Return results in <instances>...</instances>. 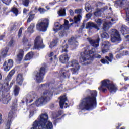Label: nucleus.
Returning a JSON list of instances; mask_svg holds the SVG:
<instances>
[{"label": "nucleus", "mask_w": 129, "mask_h": 129, "mask_svg": "<svg viewBox=\"0 0 129 129\" xmlns=\"http://www.w3.org/2000/svg\"><path fill=\"white\" fill-rule=\"evenodd\" d=\"M38 10L39 12H40V14H44V13L46 12V10L42 8H39Z\"/></svg>", "instance_id": "nucleus-47"}, {"label": "nucleus", "mask_w": 129, "mask_h": 129, "mask_svg": "<svg viewBox=\"0 0 129 129\" xmlns=\"http://www.w3.org/2000/svg\"><path fill=\"white\" fill-rule=\"evenodd\" d=\"M2 114H0V125L2 124V123H3V122H4V120L3 119H2Z\"/></svg>", "instance_id": "nucleus-57"}, {"label": "nucleus", "mask_w": 129, "mask_h": 129, "mask_svg": "<svg viewBox=\"0 0 129 129\" xmlns=\"http://www.w3.org/2000/svg\"><path fill=\"white\" fill-rule=\"evenodd\" d=\"M110 47V43L108 41H104L101 44V48L102 49V52L103 54L107 53L109 51V48Z\"/></svg>", "instance_id": "nucleus-17"}, {"label": "nucleus", "mask_w": 129, "mask_h": 129, "mask_svg": "<svg viewBox=\"0 0 129 129\" xmlns=\"http://www.w3.org/2000/svg\"><path fill=\"white\" fill-rule=\"evenodd\" d=\"M23 44L25 46H28V47L31 46V44H29V41L28 40V39L26 37H24L23 40Z\"/></svg>", "instance_id": "nucleus-35"}, {"label": "nucleus", "mask_w": 129, "mask_h": 129, "mask_svg": "<svg viewBox=\"0 0 129 129\" xmlns=\"http://www.w3.org/2000/svg\"><path fill=\"white\" fill-rule=\"evenodd\" d=\"M59 61L61 63L64 64L65 63V55H60L59 57Z\"/></svg>", "instance_id": "nucleus-38"}, {"label": "nucleus", "mask_w": 129, "mask_h": 129, "mask_svg": "<svg viewBox=\"0 0 129 129\" xmlns=\"http://www.w3.org/2000/svg\"><path fill=\"white\" fill-rule=\"evenodd\" d=\"M5 38V35H2L0 36V41H2V40H3V39H4Z\"/></svg>", "instance_id": "nucleus-61"}, {"label": "nucleus", "mask_w": 129, "mask_h": 129, "mask_svg": "<svg viewBox=\"0 0 129 129\" xmlns=\"http://www.w3.org/2000/svg\"><path fill=\"white\" fill-rule=\"evenodd\" d=\"M120 32L122 35L129 34V28L126 25H122L121 27Z\"/></svg>", "instance_id": "nucleus-24"}, {"label": "nucleus", "mask_w": 129, "mask_h": 129, "mask_svg": "<svg viewBox=\"0 0 129 129\" xmlns=\"http://www.w3.org/2000/svg\"><path fill=\"white\" fill-rule=\"evenodd\" d=\"M85 9L87 12H88V11H90V10H91L90 6H89V3H87L86 4Z\"/></svg>", "instance_id": "nucleus-42"}, {"label": "nucleus", "mask_w": 129, "mask_h": 129, "mask_svg": "<svg viewBox=\"0 0 129 129\" xmlns=\"http://www.w3.org/2000/svg\"><path fill=\"white\" fill-rule=\"evenodd\" d=\"M57 14L59 17H64L65 16V8H61L57 12Z\"/></svg>", "instance_id": "nucleus-30"}, {"label": "nucleus", "mask_w": 129, "mask_h": 129, "mask_svg": "<svg viewBox=\"0 0 129 129\" xmlns=\"http://www.w3.org/2000/svg\"><path fill=\"white\" fill-rule=\"evenodd\" d=\"M107 9H108V7L106 6L101 9H97L96 12H94V16H96V17H100V16H101V12H104V11L107 10Z\"/></svg>", "instance_id": "nucleus-21"}, {"label": "nucleus", "mask_w": 129, "mask_h": 129, "mask_svg": "<svg viewBox=\"0 0 129 129\" xmlns=\"http://www.w3.org/2000/svg\"><path fill=\"white\" fill-rule=\"evenodd\" d=\"M65 59L69 60V55H68V54H65Z\"/></svg>", "instance_id": "nucleus-59"}, {"label": "nucleus", "mask_w": 129, "mask_h": 129, "mask_svg": "<svg viewBox=\"0 0 129 129\" xmlns=\"http://www.w3.org/2000/svg\"><path fill=\"white\" fill-rule=\"evenodd\" d=\"M17 83L19 85H22L23 84V75L19 74L17 77Z\"/></svg>", "instance_id": "nucleus-27"}, {"label": "nucleus", "mask_w": 129, "mask_h": 129, "mask_svg": "<svg viewBox=\"0 0 129 129\" xmlns=\"http://www.w3.org/2000/svg\"><path fill=\"white\" fill-rule=\"evenodd\" d=\"M46 74V69L45 67H41L38 72L35 73L34 79L38 83H41L44 79V76Z\"/></svg>", "instance_id": "nucleus-9"}, {"label": "nucleus", "mask_w": 129, "mask_h": 129, "mask_svg": "<svg viewBox=\"0 0 129 129\" xmlns=\"http://www.w3.org/2000/svg\"><path fill=\"white\" fill-rule=\"evenodd\" d=\"M20 90V88L18 86H15L14 89V94L15 96H17L19 94V91Z\"/></svg>", "instance_id": "nucleus-32"}, {"label": "nucleus", "mask_w": 129, "mask_h": 129, "mask_svg": "<svg viewBox=\"0 0 129 129\" xmlns=\"http://www.w3.org/2000/svg\"><path fill=\"white\" fill-rule=\"evenodd\" d=\"M88 93H89V95L81 100L79 105L78 109L81 111L92 110L96 107L97 91L89 90Z\"/></svg>", "instance_id": "nucleus-1"}, {"label": "nucleus", "mask_w": 129, "mask_h": 129, "mask_svg": "<svg viewBox=\"0 0 129 129\" xmlns=\"http://www.w3.org/2000/svg\"><path fill=\"white\" fill-rule=\"evenodd\" d=\"M23 3L25 7H28V6H29V3H30V2L29 1V0H23Z\"/></svg>", "instance_id": "nucleus-44"}, {"label": "nucleus", "mask_w": 129, "mask_h": 129, "mask_svg": "<svg viewBox=\"0 0 129 129\" xmlns=\"http://www.w3.org/2000/svg\"><path fill=\"white\" fill-rule=\"evenodd\" d=\"M97 7H102L104 6V3H102L101 2H99L97 4Z\"/></svg>", "instance_id": "nucleus-52"}, {"label": "nucleus", "mask_w": 129, "mask_h": 129, "mask_svg": "<svg viewBox=\"0 0 129 129\" xmlns=\"http://www.w3.org/2000/svg\"><path fill=\"white\" fill-rule=\"evenodd\" d=\"M34 16L35 14H30L29 17L27 20V23H30V22H31V21H32L33 19H34Z\"/></svg>", "instance_id": "nucleus-41"}, {"label": "nucleus", "mask_w": 129, "mask_h": 129, "mask_svg": "<svg viewBox=\"0 0 129 129\" xmlns=\"http://www.w3.org/2000/svg\"><path fill=\"white\" fill-rule=\"evenodd\" d=\"M40 48H45V45L43 43V39L40 36H37L34 41V49H40Z\"/></svg>", "instance_id": "nucleus-14"}, {"label": "nucleus", "mask_w": 129, "mask_h": 129, "mask_svg": "<svg viewBox=\"0 0 129 129\" xmlns=\"http://www.w3.org/2000/svg\"><path fill=\"white\" fill-rule=\"evenodd\" d=\"M4 4H5V5H9L10 3H11V0H1Z\"/></svg>", "instance_id": "nucleus-49"}, {"label": "nucleus", "mask_w": 129, "mask_h": 129, "mask_svg": "<svg viewBox=\"0 0 129 129\" xmlns=\"http://www.w3.org/2000/svg\"><path fill=\"white\" fill-rule=\"evenodd\" d=\"M85 27V24H83L82 26H81V29H80V30H82V29H84V27Z\"/></svg>", "instance_id": "nucleus-62"}, {"label": "nucleus", "mask_w": 129, "mask_h": 129, "mask_svg": "<svg viewBox=\"0 0 129 129\" xmlns=\"http://www.w3.org/2000/svg\"><path fill=\"white\" fill-rule=\"evenodd\" d=\"M49 27V19H44L41 20V22H39L36 25V28L38 31L41 32H46L47 29Z\"/></svg>", "instance_id": "nucleus-10"}, {"label": "nucleus", "mask_w": 129, "mask_h": 129, "mask_svg": "<svg viewBox=\"0 0 129 129\" xmlns=\"http://www.w3.org/2000/svg\"><path fill=\"white\" fill-rule=\"evenodd\" d=\"M24 57V51L23 50H19V52L17 55V59L18 61H22L23 57Z\"/></svg>", "instance_id": "nucleus-28"}, {"label": "nucleus", "mask_w": 129, "mask_h": 129, "mask_svg": "<svg viewBox=\"0 0 129 129\" xmlns=\"http://www.w3.org/2000/svg\"><path fill=\"white\" fill-rule=\"evenodd\" d=\"M121 54V56H126V55H128V52L127 50L123 51Z\"/></svg>", "instance_id": "nucleus-48"}, {"label": "nucleus", "mask_w": 129, "mask_h": 129, "mask_svg": "<svg viewBox=\"0 0 129 129\" xmlns=\"http://www.w3.org/2000/svg\"><path fill=\"white\" fill-rule=\"evenodd\" d=\"M37 95L35 94V92H32L30 93L28 95H27L26 98H23V102H25L26 101V103H31V102H33V98H36Z\"/></svg>", "instance_id": "nucleus-16"}, {"label": "nucleus", "mask_w": 129, "mask_h": 129, "mask_svg": "<svg viewBox=\"0 0 129 129\" xmlns=\"http://www.w3.org/2000/svg\"><path fill=\"white\" fill-rule=\"evenodd\" d=\"M34 28H35V24L34 23H31L30 26L28 28V32L31 34L34 33V30H33Z\"/></svg>", "instance_id": "nucleus-31"}, {"label": "nucleus", "mask_w": 129, "mask_h": 129, "mask_svg": "<svg viewBox=\"0 0 129 129\" xmlns=\"http://www.w3.org/2000/svg\"><path fill=\"white\" fill-rule=\"evenodd\" d=\"M22 32H23V28L21 27L18 31L19 38H20V37H21V36H22Z\"/></svg>", "instance_id": "nucleus-50"}, {"label": "nucleus", "mask_w": 129, "mask_h": 129, "mask_svg": "<svg viewBox=\"0 0 129 129\" xmlns=\"http://www.w3.org/2000/svg\"><path fill=\"white\" fill-rule=\"evenodd\" d=\"M89 46H87L84 52H81L80 59V62L82 65H88L91 63L93 58L100 59L101 55L98 54H95V48H92L89 50Z\"/></svg>", "instance_id": "nucleus-2"}, {"label": "nucleus", "mask_w": 129, "mask_h": 129, "mask_svg": "<svg viewBox=\"0 0 129 129\" xmlns=\"http://www.w3.org/2000/svg\"><path fill=\"white\" fill-rule=\"evenodd\" d=\"M115 21H117V19H116V17L114 15L112 14L107 16L105 23L103 24V30H104V31H107V30L110 28H111L112 25H113V23L112 22H114Z\"/></svg>", "instance_id": "nucleus-8"}, {"label": "nucleus", "mask_w": 129, "mask_h": 129, "mask_svg": "<svg viewBox=\"0 0 129 129\" xmlns=\"http://www.w3.org/2000/svg\"><path fill=\"white\" fill-rule=\"evenodd\" d=\"M121 56H122V55H121V53H120V54H118L116 55V59H120V58H121Z\"/></svg>", "instance_id": "nucleus-56"}, {"label": "nucleus", "mask_w": 129, "mask_h": 129, "mask_svg": "<svg viewBox=\"0 0 129 129\" xmlns=\"http://www.w3.org/2000/svg\"><path fill=\"white\" fill-rule=\"evenodd\" d=\"M8 85H9V83H7L6 86H5L4 85H1V86H0V88L1 89V91H2V90H3V89H4L5 90H6V88H9L8 87Z\"/></svg>", "instance_id": "nucleus-45"}, {"label": "nucleus", "mask_w": 129, "mask_h": 129, "mask_svg": "<svg viewBox=\"0 0 129 129\" xmlns=\"http://www.w3.org/2000/svg\"><path fill=\"white\" fill-rule=\"evenodd\" d=\"M75 13L77 14V16L74 17V21L76 24H77L78 22L81 21L82 18V9H77L75 10Z\"/></svg>", "instance_id": "nucleus-15"}, {"label": "nucleus", "mask_w": 129, "mask_h": 129, "mask_svg": "<svg viewBox=\"0 0 129 129\" xmlns=\"http://www.w3.org/2000/svg\"><path fill=\"white\" fill-rule=\"evenodd\" d=\"M12 12H13V14H15V16H18V14H19V10L15 7L12 9Z\"/></svg>", "instance_id": "nucleus-39"}, {"label": "nucleus", "mask_w": 129, "mask_h": 129, "mask_svg": "<svg viewBox=\"0 0 129 129\" xmlns=\"http://www.w3.org/2000/svg\"><path fill=\"white\" fill-rule=\"evenodd\" d=\"M17 99H15L14 101V102H13L12 106L11 109L9 113L8 114V121L7 123L6 124V128L7 129H10V125H11V123H12V120L13 119V117H14V114H15V110H17Z\"/></svg>", "instance_id": "nucleus-7"}, {"label": "nucleus", "mask_w": 129, "mask_h": 129, "mask_svg": "<svg viewBox=\"0 0 129 129\" xmlns=\"http://www.w3.org/2000/svg\"><path fill=\"white\" fill-rule=\"evenodd\" d=\"M14 61L12 59H9L7 61H5L3 64L4 71L8 72L13 67Z\"/></svg>", "instance_id": "nucleus-18"}, {"label": "nucleus", "mask_w": 129, "mask_h": 129, "mask_svg": "<svg viewBox=\"0 0 129 129\" xmlns=\"http://www.w3.org/2000/svg\"><path fill=\"white\" fill-rule=\"evenodd\" d=\"M14 74H15V70H12V71H11V72L9 73V75L7 76V78L5 79V82H6V84L7 83H9L8 82H9V81H11V78L12 76L14 75Z\"/></svg>", "instance_id": "nucleus-26"}, {"label": "nucleus", "mask_w": 129, "mask_h": 129, "mask_svg": "<svg viewBox=\"0 0 129 129\" xmlns=\"http://www.w3.org/2000/svg\"><path fill=\"white\" fill-rule=\"evenodd\" d=\"M95 22L97 23V25H98V27L101 26L102 24V21H101V19H98L95 20Z\"/></svg>", "instance_id": "nucleus-43"}, {"label": "nucleus", "mask_w": 129, "mask_h": 129, "mask_svg": "<svg viewBox=\"0 0 129 129\" xmlns=\"http://www.w3.org/2000/svg\"><path fill=\"white\" fill-rule=\"evenodd\" d=\"M89 42L90 44L94 48H97V47L99 46V41H100V39L99 38H97V40H94L91 38L88 39Z\"/></svg>", "instance_id": "nucleus-20"}, {"label": "nucleus", "mask_w": 129, "mask_h": 129, "mask_svg": "<svg viewBox=\"0 0 129 129\" xmlns=\"http://www.w3.org/2000/svg\"><path fill=\"white\" fill-rule=\"evenodd\" d=\"M33 115H34V111H32L30 112L29 117H31V116H33Z\"/></svg>", "instance_id": "nucleus-60"}, {"label": "nucleus", "mask_w": 129, "mask_h": 129, "mask_svg": "<svg viewBox=\"0 0 129 129\" xmlns=\"http://www.w3.org/2000/svg\"><path fill=\"white\" fill-rule=\"evenodd\" d=\"M105 58L106 59H101V62L102 64H107V65H108L109 64V62L111 63L112 62V60H113V54L109 53V57L106 56Z\"/></svg>", "instance_id": "nucleus-19"}, {"label": "nucleus", "mask_w": 129, "mask_h": 129, "mask_svg": "<svg viewBox=\"0 0 129 129\" xmlns=\"http://www.w3.org/2000/svg\"><path fill=\"white\" fill-rule=\"evenodd\" d=\"M59 105L61 109H63L64 105H65V95L61 96L59 98Z\"/></svg>", "instance_id": "nucleus-25"}, {"label": "nucleus", "mask_w": 129, "mask_h": 129, "mask_svg": "<svg viewBox=\"0 0 129 129\" xmlns=\"http://www.w3.org/2000/svg\"><path fill=\"white\" fill-rule=\"evenodd\" d=\"M69 13H70V16H74V12H73V10H72V9H70L69 10Z\"/></svg>", "instance_id": "nucleus-55"}, {"label": "nucleus", "mask_w": 129, "mask_h": 129, "mask_svg": "<svg viewBox=\"0 0 129 129\" xmlns=\"http://www.w3.org/2000/svg\"><path fill=\"white\" fill-rule=\"evenodd\" d=\"M101 38H102V39H109V35L106 32H103V33H102V34L101 35Z\"/></svg>", "instance_id": "nucleus-37"}, {"label": "nucleus", "mask_w": 129, "mask_h": 129, "mask_svg": "<svg viewBox=\"0 0 129 129\" xmlns=\"http://www.w3.org/2000/svg\"><path fill=\"white\" fill-rule=\"evenodd\" d=\"M114 6L116 8H126L125 9L126 19L129 23V0H116L115 1Z\"/></svg>", "instance_id": "nucleus-5"}, {"label": "nucleus", "mask_w": 129, "mask_h": 129, "mask_svg": "<svg viewBox=\"0 0 129 129\" xmlns=\"http://www.w3.org/2000/svg\"><path fill=\"white\" fill-rule=\"evenodd\" d=\"M53 31L55 33L58 32V31H60L59 32V36L64 37L65 36V24L61 25L58 22L55 23L54 26L53 27Z\"/></svg>", "instance_id": "nucleus-11"}, {"label": "nucleus", "mask_w": 129, "mask_h": 129, "mask_svg": "<svg viewBox=\"0 0 129 129\" xmlns=\"http://www.w3.org/2000/svg\"><path fill=\"white\" fill-rule=\"evenodd\" d=\"M65 106L66 108H67V107H69V106H70V102H69V101L68 100V99H67V97H65Z\"/></svg>", "instance_id": "nucleus-40"}, {"label": "nucleus", "mask_w": 129, "mask_h": 129, "mask_svg": "<svg viewBox=\"0 0 129 129\" xmlns=\"http://www.w3.org/2000/svg\"><path fill=\"white\" fill-rule=\"evenodd\" d=\"M128 87H129V85H126V86L124 87V88H123L122 89V90L123 91H126V90H127V88H128Z\"/></svg>", "instance_id": "nucleus-54"}, {"label": "nucleus", "mask_w": 129, "mask_h": 129, "mask_svg": "<svg viewBox=\"0 0 129 129\" xmlns=\"http://www.w3.org/2000/svg\"><path fill=\"white\" fill-rule=\"evenodd\" d=\"M57 89L51 88V90H46L44 92L43 96L36 100L35 104L37 106L40 104H44L51 100V97L53 96V92L56 91Z\"/></svg>", "instance_id": "nucleus-3"}, {"label": "nucleus", "mask_w": 129, "mask_h": 129, "mask_svg": "<svg viewBox=\"0 0 129 129\" xmlns=\"http://www.w3.org/2000/svg\"><path fill=\"white\" fill-rule=\"evenodd\" d=\"M33 56H34V53L30 52L26 55L25 60L26 61H29V60H31L33 58Z\"/></svg>", "instance_id": "nucleus-29"}, {"label": "nucleus", "mask_w": 129, "mask_h": 129, "mask_svg": "<svg viewBox=\"0 0 129 129\" xmlns=\"http://www.w3.org/2000/svg\"><path fill=\"white\" fill-rule=\"evenodd\" d=\"M8 51L9 48L8 47H6L5 48L3 49L1 52L2 56H3V57H6V56H7V53H8Z\"/></svg>", "instance_id": "nucleus-33"}, {"label": "nucleus", "mask_w": 129, "mask_h": 129, "mask_svg": "<svg viewBox=\"0 0 129 129\" xmlns=\"http://www.w3.org/2000/svg\"><path fill=\"white\" fill-rule=\"evenodd\" d=\"M13 45H14V40H10V41L8 43V46H9V47H12V46H13Z\"/></svg>", "instance_id": "nucleus-51"}, {"label": "nucleus", "mask_w": 129, "mask_h": 129, "mask_svg": "<svg viewBox=\"0 0 129 129\" xmlns=\"http://www.w3.org/2000/svg\"><path fill=\"white\" fill-rule=\"evenodd\" d=\"M68 24H69V21L65 20V30H68V29L73 25L74 23H72L69 25H68Z\"/></svg>", "instance_id": "nucleus-34"}, {"label": "nucleus", "mask_w": 129, "mask_h": 129, "mask_svg": "<svg viewBox=\"0 0 129 129\" xmlns=\"http://www.w3.org/2000/svg\"><path fill=\"white\" fill-rule=\"evenodd\" d=\"M92 28H95L97 30H99L98 26L92 22H88L86 26V29H91Z\"/></svg>", "instance_id": "nucleus-23"}, {"label": "nucleus", "mask_w": 129, "mask_h": 129, "mask_svg": "<svg viewBox=\"0 0 129 129\" xmlns=\"http://www.w3.org/2000/svg\"><path fill=\"white\" fill-rule=\"evenodd\" d=\"M1 89H2L0 88V101H2V103H4V104H8L9 101L11 100V97L9 95V93H7V95L6 94L10 90V89L6 87V90L3 88L2 91H1Z\"/></svg>", "instance_id": "nucleus-6"}, {"label": "nucleus", "mask_w": 129, "mask_h": 129, "mask_svg": "<svg viewBox=\"0 0 129 129\" xmlns=\"http://www.w3.org/2000/svg\"><path fill=\"white\" fill-rule=\"evenodd\" d=\"M68 44L72 45L74 48H76V47L78 46V42H77L74 37H72L68 40Z\"/></svg>", "instance_id": "nucleus-22"}, {"label": "nucleus", "mask_w": 129, "mask_h": 129, "mask_svg": "<svg viewBox=\"0 0 129 129\" xmlns=\"http://www.w3.org/2000/svg\"><path fill=\"white\" fill-rule=\"evenodd\" d=\"M52 56H54V52H51L50 54L49 55V57H52Z\"/></svg>", "instance_id": "nucleus-64"}, {"label": "nucleus", "mask_w": 129, "mask_h": 129, "mask_svg": "<svg viewBox=\"0 0 129 129\" xmlns=\"http://www.w3.org/2000/svg\"><path fill=\"white\" fill-rule=\"evenodd\" d=\"M106 88H108L111 93L116 92V91L117 90V87L116 85L111 83V81L107 79L101 81V85L98 88V89L100 91L105 92L106 90H107Z\"/></svg>", "instance_id": "nucleus-4"}, {"label": "nucleus", "mask_w": 129, "mask_h": 129, "mask_svg": "<svg viewBox=\"0 0 129 129\" xmlns=\"http://www.w3.org/2000/svg\"><path fill=\"white\" fill-rule=\"evenodd\" d=\"M57 45V40H53L49 45L50 49H53Z\"/></svg>", "instance_id": "nucleus-36"}, {"label": "nucleus", "mask_w": 129, "mask_h": 129, "mask_svg": "<svg viewBox=\"0 0 129 129\" xmlns=\"http://www.w3.org/2000/svg\"><path fill=\"white\" fill-rule=\"evenodd\" d=\"M86 18H87L88 19H90V18L92 17V13L87 14H86Z\"/></svg>", "instance_id": "nucleus-53"}, {"label": "nucleus", "mask_w": 129, "mask_h": 129, "mask_svg": "<svg viewBox=\"0 0 129 129\" xmlns=\"http://www.w3.org/2000/svg\"><path fill=\"white\" fill-rule=\"evenodd\" d=\"M60 74V77H65V70H61L60 72H59Z\"/></svg>", "instance_id": "nucleus-46"}, {"label": "nucleus", "mask_w": 129, "mask_h": 129, "mask_svg": "<svg viewBox=\"0 0 129 129\" xmlns=\"http://www.w3.org/2000/svg\"><path fill=\"white\" fill-rule=\"evenodd\" d=\"M124 80L125 81H127V80H129V77H125Z\"/></svg>", "instance_id": "nucleus-63"}, {"label": "nucleus", "mask_w": 129, "mask_h": 129, "mask_svg": "<svg viewBox=\"0 0 129 129\" xmlns=\"http://www.w3.org/2000/svg\"><path fill=\"white\" fill-rule=\"evenodd\" d=\"M125 41L127 42H128L129 41V35H127V36H125Z\"/></svg>", "instance_id": "nucleus-58"}, {"label": "nucleus", "mask_w": 129, "mask_h": 129, "mask_svg": "<svg viewBox=\"0 0 129 129\" xmlns=\"http://www.w3.org/2000/svg\"><path fill=\"white\" fill-rule=\"evenodd\" d=\"M67 67H74L72 69L73 74H77L78 71L80 69L79 63L76 60H73L68 63Z\"/></svg>", "instance_id": "nucleus-13"}, {"label": "nucleus", "mask_w": 129, "mask_h": 129, "mask_svg": "<svg viewBox=\"0 0 129 129\" xmlns=\"http://www.w3.org/2000/svg\"><path fill=\"white\" fill-rule=\"evenodd\" d=\"M111 35V41L112 43H116V42H121V37L120 34L118 33V31L115 29H113L110 31Z\"/></svg>", "instance_id": "nucleus-12"}]
</instances>
